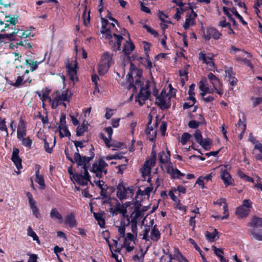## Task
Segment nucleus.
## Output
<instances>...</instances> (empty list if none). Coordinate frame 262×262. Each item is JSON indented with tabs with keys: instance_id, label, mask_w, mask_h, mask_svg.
Segmentation results:
<instances>
[{
	"instance_id": "f257e3e1",
	"label": "nucleus",
	"mask_w": 262,
	"mask_h": 262,
	"mask_svg": "<svg viewBox=\"0 0 262 262\" xmlns=\"http://www.w3.org/2000/svg\"><path fill=\"white\" fill-rule=\"evenodd\" d=\"M89 156H81L80 154L77 152L75 155V161L78 166H82L83 170V175L81 174L75 173L73 177L75 181L80 185L85 186L88 184V181H90L91 176H90L88 170L90 167V162L95 157V149L92 144L91 145V148L89 149Z\"/></svg>"
},
{
	"instance_id": "f03ea898",
	"label": "nucleus",
	"mask_w": 262,
	"mask_h": 262,
	"mask_svg": "<svg viewBox=\"0 0 262 262\" xmlns=\"http://www.w3.org/2000/svg\"><path fill=\"white\" fill-rule=\"evenodd\" d=\"M143 71L141 69H138L133 63H130L129 72L127 74V81L129 83L127 86L128 90L133 89L134 92L137 91V87L141 85V77Z\"/></svg>"
},
{
	"instance_id": "7ed1b4c3",
	"label": "nucleus",
	"mask_w": 262,
	"mask_h": 262,
	"mask_svg": "<svg viewBox=\"0 0 262 262\" xmlns=\"http://www.w3.org/2000/svg\"><path fill=\"white\" fill-rule=\"evenodd\" d=\"M113 54L108 52H104L101 56L98 64V72L100 75H104L113 64Z\"/></svg>"
},
{
	"instance_id": "20e7f679",
	"label": "nucleus",
	"mask_w": 262,
	"mask_h": 262,
	"mask_svg": "<svg viewBox=\"0 0 262 262\" xmlns=\"http://www.w3.org/2000/svg\"><path fill=\"white\" fill-rule=\"evenodd\" d=\"M107 166L108 164L102 158H101L93 163L92 166H90L89 169L91 172L95 173L97 178L100 179L103 177V173L104 174L107 173V169L105 168Z\"/></svg>"
},
{
	"instance_id": "39448f33",
	"label": "nucleus",
	"mask_w": 262,
	"mask_h": 262,
	"mask_svg": "<svg viewBox=\"0 0 262 262\" xmlns=\"http://www.w3.org/2000/svg\"><path fill=\"white\" fill-rule=\"evenodd\" d=\"M134 194L133 186L126 188L123 181L120 182L117 186V196L120 200L132 197Z\"/></svg>"
},
{
	"instance_id": "423d86ee",
	"label": "nucleus",
	"mask_w": 262,
	"mask_h": 262,
	"mask_svg": "<svg viewBox=\"0 0 262 262\" xmlns=\"http://www.w3.org/2000/svg\"><path fill=\"white\" fill-rule=\"evenodd\" d=\"M148 89V83L146 85L145 88L141 86L138 94L135 97L136 101L138 102L140 106H142L145 103V101L150 95V92Z\"/></svg>"
},
{
	"instance_id": "0eeeda50",
	"label": "nucleus",
	"mask_w": 262,
	"mask_h": 262,
	"mask_svg": "<svg viewBox=\"0 0 262 262\" xmlns=\"http://www.w3.org/2000/svg\"><path fill=\"white\" fill-rule=\"evenodd\" d=\"M222 33L216 29L212 27H207L206 31L204 32L203 38L205 41H209L211 38L218 40L222 36Z\"/></svg>"
},
{
	"instance_id": "6e6552de",
	"label": "nucleus",
	"mask_w": 262,
	"mask_h": 262,
	"mask_svg": "<svg viewBox=\"0 0 262 262\" xmlns=\"http://www.w3.org/2000/svg\"><path fill=\"white\" fill-rule=\"evenodd\" d=\"M110 212L113 215H117L118 212L122 214L123 218L121 220H126L127 218H129L128 215L126 214L127 208L124 206V205H121L120 203L117 201L116 204V207L115 208L111 207L110 208Z\"/></svg>"
},
{
	"instance_id": "1a4fd4ad",
	"label": "nucleus",
	"mask_w": 262,
	"mask_h": 262,
	"mask_svg": "<svg viewBox=\"0 0 262 262\" xmlns=\"http://www.w3.org/2000/svg\"><path fill=\"white\" fill-rule=\"evenodd\" d=\"M26 195L28 198L29 204L30 205V208L32 211L33 214L37 219L40 217V213L38 208H37L36 204V201L34 200L32 193L30 192H28L26 193Z\"/></svg>"
},
{
	"instance_id": "9d476101",
	"label": "nucleus",
	"mask_w": 262,
	"mask_h": 262,
	"mask_svg": "<svg viewBox=\"0 0 262 262\" xmlns=\"http://www.w3.org/2000/svg\"><path fill=\"white\" fill-rule=\"evenodd\" d=\"M190 9V13L187 15L185 22L183 27L185 30H187L190 26L195 25V19L197 17L196 13L193 10L192 7H189Z\"/></svg>"
},
{
	"instance_id": "9b49d317",
	"label": "nucleus",
	"mask_w": 262,
	"mask_h": 262,
	"mask_svg": "<svg viewBox=\"0 0 262 262\" xmlns=\"http://www.w3.org/2000/svg\"><path fill=\"white\" fill-rule=\"evenodd\" d=\"M226 77L228 78V81L230 85L232 87H234L237 85L238 80L235 77V73L233 71L232 67L228 68L225 70ZM231 88L230 90H232Z\"/></svg>"
},
{
	"instance_id": "f8f14e48",
	"label": "nucleus",
	"mask_w": 262,
	"mask_h": 262,
	"mask_svg": "<svg viewBox=\"0 0 262 262\" xmlns=\"http://www.w3.org/2000/svg\"><path fill=\"white\" fill-rule=\"evenodd\" d=\"M159 162L161 164H167L170 165L172 164L170 162V151L168 149H166V152L164 151H160L158 154Z\"/></svg>"
},
{
	"instance_id": "ddd939ff",
	"label": "nucleus",
	"mask_w": 262,
	"mask_h": 262,
	"mask_svg": "<svg viewBox=\"0 0 262 262\" xmlns=\"http://www.w3.org/2000/svg\"><path fill=\"white\" fill-rule=\"evenodd\" d=\"M19 152V150L18 148H14L13 150L11 159L18 170L23 168L21 165L22 160L18 155Z\"/></svg>"
},
{
	"instance_id": "4468645a",
	"label": "nucleus",
	"mask_w": 262,
	"mask_h": 262,
	"mask_svg": "<svg viewBox=\"0 0 262 262\" xmlns=\"http://www.w3.org/2000/svg\"><path fill=\"white\" fill-rule=\"evenodd\" d=\"M91 206V212L93 214L95 219L97 221L98 224L101 228H103L105 227V222L104 218V211L101 212H95L93 211V205L92 203L90 204Z\"/></svg>"
},
{
	"instance_id": "2eb2a0df",
	"label": "nucleus",
	"mask_w": 262,
	"mask_h": 262,
	"mask_svg": "<svg viewBox=\"0 0 262 262\" xmlns=\"http://www.w3.org/2000/svg\"><path fill=\"white\" fill-rule=\"evenodd\" d=\"M144 44V50L145 53V61L146 62V64L143 63V65L147 69L151 70V69L152 68V62L150 59L148 51L150 50V44L146 41L143 42Z\"/></svg>"
},
{
	"instance_id": "dca6fc26",
	"label": "nucleus",
	"mask_w": 262,
	"mask_h": 262,
	"mask_svg": "<svg viewBox=\"0 0 262 262\" xmlns=\"http://www.w3.org/2000/svg\"><path fill=\"white\" fill-rule=\"evenodd\" d=\"M166 169L167 173L170 175L172 179H179L180 177H183L185 175L184 173H182L177 168H174L172 164L170 165H167Z\"/></svg>"
},
{
	"instance_id": "f3484780",
	"label": "nucleus",
	"mask_w": 262,
	"mask_h": 262,
	"mask_svg": "<svg viewBox=\"0 0 262 262\" xmlns=\"http://www.w3.org/2000/svg\"><path fill=\"white\" fill-rule=\"evenodd\" d=\"M162 94L163 91L161 93L160 95L157 97L155 103L162 110H167L170 107L171 104L169 103H166L165 97Z\"/></svg>"
},
{
	"instance_id": "a211bd4d",
	"label": "nucleus",
	"mask_w": 262,
	"mask_h": 262,
	"mask_svg": "<svg viewBox=\"0 0 262 262\" xmlns=\"http://www.w3.org/2000/svg\"><path fill=\"white\" fill-rule=\"evenodd\" d=\"M221 178L226 186L233 185V180L227 169L222 170Z\"/></svg>"
},
{
	"instance_id": "6ab92c4d",
	"label": "nucleus",
	"mask_w": 262,
	"mask_h": 262,
	"mask_svg": "<svg viewBox=\"0 0 262 262\" xmlns=\"http://www.w3.org/2000/svg\"><path fill=\"white\" fill-rule=\"evenodd\" d=\"M66 67L68 69V73L70 80L73 81L75 79H76L77 80L78 78L77 77L76 70L77 67V63H76L74 64V66L72 67V64L69 62L66 64Z\"/></svg>"
},
{
	"instance_id": "aec40b11",
	"label": "nucleus",
	"mask_w": 262,
	"mask_h": 262,
	"mask_svg": "<svg viewBox=\"0 0 262 262\" xmlns=\"http://www.w3.org/2000/svg\"><path fill=\"white\" fill-rule=\"evenodd\" d=\"M152 157L148 160H146L144 164V170L146 172V174L149 173L152 166H154L156 162V155L154 151H152Z\"/></svg>"
},
{
	"instance_id": "412c9836",
	"label": "nucleus",
	"mask_w": 262,
	"mask_h": 262,
	"mask_svg": "<svg viewBox=\"0 0 262 262\" xmlns=\"http://www.w3.org/2000/svg\"><path fill=\"white\" fill-rule=\"evenodd\" d=\"M102 28L101 32L102 34H106V38L110 39L112 38V35L111 34V30L109 28H106L108 24V21L107 19L104 18H101Z\"/></svg>"
},
{
	"instance_id": "4be33fe9",
	"label": "nucleus",
	"mask_w": 262,
	"mask_h": 262,
	"mask_svg": "<svg viewBox=\"0 0 262 262\" xmlns=\"http://www.w3.org/2000/svg\"><path fill=\"white\" fill-rule=\"evenodd\" d=\"M252 154L254 155L255 158L259 161L262 162V144L257 143L254 147Z\"/></svg>"
},
{
	"instance_id": "5701e85b",
	"label": "nucleus",
	"mask_w": 262,
	"mask_h": 262,
	"mask_svg": "<svg viewBox=\"0 0 262 262\" xmlns=\"http://www.w3.org/2000/svg\"><path fill=\"white\" fill-rule=\"evenodd\" d=\"M75 214L71 212L68 214L64 219V224L68 225L70 228H73L76 226L77 222L75 219Z\"/></svg>"
},
{
	"instance_id": "b1692460",
	"label": "nucleus",
	"mask_w": 262,
	"mask_h": 262,
	"mask_svg": "<svg viewBox=\"0 0 262 262\" xmlns=\"http://www.w3.org/2000/svg\"><path fill=\"white\" fill-rule=\"evenodd\" d=\"M249 209L244 207L242 205L237 207L235 210L236 215L241 219L247 217L249 214Z\"/></svg>"
},
{
	"instance_id": "393cba45",
	"label": "nucleus",
	"mask_w": 262,
	"mask_h": 262,
	"mask_svg": "<svg viewBox=\"0 0 262 262\" xmlns=\"http://www.w3.org/2000/svg\"><path fill=\"white\" fill-rule=\"evenodd\" d=\"M135 45L130 40V38H129V40L126 41V43L123 46L122 52L125 56H127L130 54L132 52L135 50Z\"/></svg>"
},
{
	"instance_id": "a878e982",
	"label": "nucleus",
	"mask_w": 262,
	"mask_h": 262,
	"mask_svg": "<svg viewBox=\"0 0 262 262\" xmlns=\"http://www.w3.org/2000/svg\"><path fill=\"white\" fill-rule=\"evenodd\" d=\"M248 233L252 239L258 241H262V229L255 230L254 229L248 230Z\"/></svg>"
},
{
	"instance_id": "bb28decb",
	"label": "nucleus",
	"mask_w": 262,
	"mask_h": 262,
	"mask_svg": "<svg viewBox=\"0 0 262 262\" xmlns=\"http://www.w3.org/2000/svg\"><path fill=\"white\" fill-rule=\"evenodd\" d=\"M121 226L118 228V232L120 236L124 237L125 233V227L130 224L129 218L126 220H121L120 222Z\"/></svg>"
},
{
	"instance_id": "cd10ccee",
	"label": "nucleus",
	"mask_w": 262,
	"mask_h": 262,
	"mask_svg": "<svg viewBox=\"0 0 262 262\" xmlns=\"http://www.w3.org/2000/svg\"><path fill=\"white\" fill-rule=\"evenodd\" d=\"M248 226L253 228L262 227V217L254 216L248 223Z\"/></svg>"
},
{
	"instance_id": "c85d7f7f",
	"label": "nucleus",
	"mask_w": 262,
	"mask_h": 262,
	"mask_svg": "<svg viewBox=\"0 0 262 262\" xmlns=\"http://www.w3.org/2000/svg\"><path fill=\"white\" fill-rule=\"evenodd\" d=\"M50 216L53 220H57L59 223H62L63 222V217L61 214L58 212L57 208H53L50 213Z\"/></svg>"
},
{
	"instance_id": "c756f323",
	"label": "nucleus",
	"mask_w": 262,
	"mask_h": 262,
	"mask_svg": "<svg viewBox=\"0 0 262 262\" xmlns=\"http://www.w3.org/2000/svg\"><path fill=\"white\" fill-rule=\"evenodd\" d=\"M199 59L202 60L203 63H206L210 67H213L214 66V63L213 61V57L207 56L202 52H201L199 54Z\"/></svg>"
},
{
	"instance_id": "7c9ffc66",
	"label": "nucleus",
	"mask_w": 262,
	"mask_h": 262,
	"mask_svg": "<svg viewBox=\"0 0 262 262\" xmlns=\"http://www.w3.org/2000/svg\"><path fill=\"white\" fill-rule=\"evenodd\" d=\"M207 77L213 87L222 86V84L220 80L212 73H209L207 75Z\"/></svg>"
},
{
	"instance_id": "2f4dec72",
	"label": "nucleus",
	"mask_w": 262,
	"mask_h": 262,
	"mask_svg": "<svg viewBox=\"0 0 262 262\" xmlns=\"http://www.w3.org/2000/svg\"><path fill=\"white\" fill-rule=\"evenodd\" d=\"M161 238V233L157 228V225H155L151 229L150 232V238L152 241L157 242Z\"/></svg>"
},
{
	"instance_id": "473e14b6",
	"label": "nucleus",
	"mask_w": 262,
	"mask_h": 262,
	"mask_svg": "<svg viewBox=\"0 0 262 262\" xmlns=\"http://www.w3.org/2000/svg\"><path fill=\"white\" fill-rule=\"evenodd\" d=\"M126 57L127 58L130 63L131 62L133 63V61L137 60L138 61H139V63L140 64H146V62L145 61V58L139 56L137 53L132 54L131 56H129V55H128Z\"/></svg>"
},
{
	"instance_id": "72a5a7b5",
	"label": "nucleus",
	"mask_w": 262,
	"mask_h": 262,
	"mask_svg": "<svg viewBox=\"0 0 262 262\" xmlns=\"http://www.w3.org/2000/svg\"><path fill=\"white\" fill-rule=\"evenodd\" d=\"M113 36L116 40L113 47L114 50L119 51L120 50L121 42L123 39V37L121 35H118L115 33L113 34Z\"/></svg>"
},
{
	"instance_id": "f704fd0d",
	"label": "nucleus",
	"mask_w": 262,
	"mask_h": 262,
	"mask_svg": "<svg viewBox=\"0 0 262 262\" xmlns=\"http://www.w3.org/2000/svg\"><path fill=\"white\" fill-rule=\"evenodd\" d=\"M143 215V214L140 209H134L129 216V219L131 218V220H134L135 221H137V220L139 218L142 217Z\"/></svg>"
},
{
	"instance_id": "c9c22d12",
	"label": "nucleus",
	"mask_w": 262,
	"mask_h": 262,
	"mask_svg": "<svg viewBox=\"0 0 262 262\" xmlns=\"http://www.w3.org/2000/svg\"><path fill=\"white\" fill-rule=\"evenodd\" d=\"M218 234L219 232L216 229H214L213 232H212L206 231L205 236L208 241L212 242L214 241L215 238Z\"/></svg>"
},
{
	"instance_id": "e433bc0d",
	"label": "nucleus",
	"mask_w": 262,
	"mask_h": 262,
	"mask_svg": "<svg viewBox=\"0 0 262 262\" xmlns=\"http://www.w3.org/2000/svg\"><path fill=\"white\" fill-rule=\"evenodd\" d=\"M235 60L237 62H243L245 65H246L247 67H249L251 69H253L254 67L251 63L250 60L247 59L242 58L240 56H237L235 57Z\"/></svg>"
},
{
	"instance_id": "4c0bfd02",
	"label": "nucleus",
	"mask_w": 262,
	"mask_h": 262,
	"mask_svg": "<svg viewBox=\"0 0 262 262\" xmlns=\"http://www.w3.org/2000/svg\"><path fill=\"white\" fill-rule=\"evenodd\" d=\"M59 134L60 138H62L64 137H70L71 135L67 126H63L61 128V129H59Z\"/></svg>"
},
{
	"instance_id": "58836bf2",
	"label": "nucleus",
	"mask_w": 262,
	"mask_h": 262,
	"mask_svg": "<svg viewBox=\"0 0 262 262\" xmlns=\"http://www.w3.org/2000/svg\"><path fill=\"white\" fill-rule=\"evenodd\" d=\"M0 131L4 132L6 134V136L8 135V129L6 125V121L5 118H2L0 117Z\"/></svg>"
},
{
	"instance_id": "ea45409f",
	"label": "nucleus",
	"mask_w": 262,
	"mask_h": 262,
	"mask_svg": "<svg viewBox=\"0 0 262 262\" xmlns=\"http://www.w3.org/2000/svg\"><path fill=\"white\" fill-rule=\"evenodd\" d=\"M18 46H21L25 47L26 49H31L32 48L31 44L29 42V40L25 38V39L23 41H19L16 42V47H18Z\"/></svg>"
},
{
	"instance_id": "a19ab883",
	"label": "nucleus",
	"mask_w": 262,
	"mask_h": 262,
	"mask_svg": "<svg viewBox=\"0 0 262 262\" xmlns=\"http://www.w3.org/2000/svg\"><path fill=\"white\" fill-rule=\"evenodd\" d=\"M7 40L9 41L15 40V39L13 38V34H0V42H4Z\"/></svg>"
},
{
	"instance_id": "79ce46f5",
	"label": "nucleus",
	"mask_w": 262,
	"mask_h": 262,
	"mask_svg": "<svg viewBox=\"0 0 262 262\" xmlns=\"http://www.w3.org/2000/svg\"><path fill=\"white\" fill-rule=\"evenodd\" d=\"M223 214H224L223 216L217 215H212V217L216 219L221 220H223L228 219L229 217V212H228V209H227L226 205L224 207Z\"/></svg>"
},
{
	"instance_id": "37998d69",
	"label": "nucleus",
	"mask_w": 262,
	"mask_h": 262,
	"mask_svg": "<svg viewBox=\"0 0 262 262\" xmlns=\"http://www.w3.org/2000/svg\"><path fill=\"white\" fill-rule=\"evenodd\" d=\"M27 234L28 236L32 237L33 241H36L37 243H39L38 236L30 226H29L27 229Z\"/></svg>"
},
{
	"instance_id": "c03bdc74",
	"label": "nucleus",
	"mask_w": 262,
	"mask_h": 262,
	"mask_svg": "<svg viewBox=\"0 0 262 262\" xmlns=\"http://www.w3.org/2000/svg\"><path fill=\"white\" fill-rule=\"evenodd\" d=\"M87 129L88 127L84 124L78 126L76 128V136L78 137L82 136Z\"/></svg>"
},
{
	"instance_id": "a18cd8bd",
	"label": "nucleus",
	"mask_w": 262,
	"mask_h": 262,
	"mask_svg": "<svg viewBox=\"0 0 262 262\" xmlns=\"http://www.w3.org/2000/svg\"><path fill=\"white\" fill-rule=\"evenodd\" d=\"M232 13L237 18L242 24L245 26H247L248 23L244 20L243 17L238 13L235 7H233L231 9Z\"/></svg>"
},
{
	"instance_id": "49530a36",
	"label": "nucleus",
	"mask_w": 262,
	"mask_h": 262,
	"mask_svg": "<svg viewBox=\"0 0 262 262\" xmlns=\"http://www.w3.org/2000/svg\"><path fill=\"white\" fill-rule=\"evenodd\" d=\"M74 143L75 146L76 148V151L74 153V157L77 152L79 154V151L78 149V147L82 148H83L85 145L83 144L84 142H87V141L82 140V141H72Z\"/></svg>"
},
{
	"instance_id": "de8ad7c7",
	"label": "nucleus",
	"mask_w": 262,
	"mask_h": 262,
	"mask_svg": "<svg viewBox=\"0 0 262 262\" xmlns=\"http://www.w3.org/2000/svg\"><path fill=\"white\" fill-rule=\"evenodd\" d=\"M205 150H207V147L212 144V141L209 138L203 139L201 144H199Z\"/></svg>"
},
{
	"instance_id": "09e8293b",
	"label": "nucleus",
	"mask_w": 262,
	"mask_h": 262,
	"mask_svg": "<svg viewBox=\"0 0 262 262\" xmlns=\"http://www.w3.org/2000/svg\"><path fill=\"white\" fill-rule=\"evenodd\" d=\"M193 137L194 138L195 141L198 143L201 144V143L202 142V141L203 140V137H202V133L200 129H197L195 131V133L193 134Z\"/></svg>"
},
{
	"instance_id": "8fccbe9b",
	"label": "nucleus",
	"mask_w": 262,
	"mask_h": 262,
	"mask_svg": "<svg viewBox=\"0 0 262 262\" xmlns=\"http://www.w3.org/2000/svg\"><path fill=\"white\" fill-rule=\"evenodd\" d=\"M199 89L202 92L201 93V95L203 97H204L207 93V91L209 90V88L206 86L204 82L202 80L200 81Z\"/></svg>"
},
{
	"instance_id": "3c124183",
	"label": "nucleus",
	"mask_w": 262,
	"mask_h": 262,
	"mask_svg": "<svg viewBox=\"0 0 262 262\" xmlns=\"http://www.w3.org/2000/svg\"><path fill=\"white\" fill-rule=\"evenodd\" d=\"M204 124V122H198L195 120H190L188 124V127L192 129H196L200 125Z\"/></svg>"
},
{
	"instance_id": "603ef678",
	"label": "nucleus",
	"mask_w": 262,
	"mask_h": 262,
	"mask_svg": "<svg viewBox=\"0 0 262 262\" xmlns=\"http://www.w3.org/2000/svg\"><path fill=\"white\" fill-rule=\"evenodd\" d=\"M68 91H69L68 90H66L65 91H62V93H61V94H60L57 96V98L61 102L62 101H69V99L68 98Z\"/></svg>"
},
{
	"instance_id": "864d4df0",
	"label": "nucleus",
	"mask_w": 262,
	"mask_h": 262,
	"mask_svg": "<svg viewBox=\"0 0 262 262\" xmlns=\"http://www.w3.org/2000/svg\"><path fill=\"white\" fill-rule=\"evenodd\" d=\"M35 182L40 186L42 189H45L46 185L44 178L42 175L35 177Z\"/></svg>"
},
{
	"instance_id": "5fc2aeb1",
	"label": "nucleus",
	"mask_w": 262,
	"mask_h": 262,
	"mask_svg": "<svg viewBox=\"0 0 262 262\" xmlns=\"http://www.w3.org/2000/svg\"><path fill=\"white\" fill-rule=\"evenodd\" d=\"M191 137V135L188 133H184L182 134L181 138V142L182 145H184L190 139Z\"/></svg>"
},
{
	"instance_id": "6e6d98bb",
	"label": "nucleus",
	"mask_w": 262,
	"mask_h": 262,
	"mask_svg": "<svg viewBox=\"0 0 262 262\" xmlns=\"http://www.w3.org/2000/svg\"><path fill=\"white\" fill-rule=\"evenodd\" d=\"M172 3L176 4L177 6L180 7V9L182 12L187 11V9L185 8V3H183L182 0H172Z\"/></svg>"
},
{
	"instance_id": "4d7b16f0",
	"label": "nucleus",
	"mask_w": 262,
	"mask_h": 262,
	"mask_svg": "<svg viewBox=\"0 0 262 262\" xmlns=\"http://www.w3.org/2000/svg\"><path fill=\"white\" fill-rule=\"evenodd\" d=\"M20 141L22 142V144L27 147L30 148L32 144V141L30 138L29 137L27 138H24L23 139H21Z\"/></svg>"
},
{
	"instance_id": "13d9d810",
	"label": "nucleus",
	"mask_w": 262,
	"mask_h": 262,
	"mask_svg": "<svg viewBox=\"0 0 262 262\" xmlns=\"http://www.w3.org/2000/svg\"><path fill=\"white\" fill-rule=\"evenodd\" d=\"M18 17V16H17L16 18H15L14 15H6L5 18H9V19H6V23H9L10 24H12L13 25H15L17 23V19Z\"/></svg>"
},
{
	"instance_id": "bf43d9fd",
	"label": "nucleus",
	"mask_w": 262,
	"mask_h": 262,
	"mask_svg": "<svg viewBox=\"0 0 262 262\" xmlns=\"http://www.w3.org/2000/svg\"><path fill=\"white\" fill-rule=\"evenodd\" d=\"M136 201L132 203V209L134 208V209H140V207L142 205L141 201L142 200V198L135 199Z\"/></svg>"
},
{
	"instance_id": "052dcab7",
	"label": "nucleus",
	"mask_w": 262,
	"mask_h": 262,
	"mask_svg": "<svg viewBox=\"0 0 262 262\" xmlns=\"http://www.w3.org/2000/svg\"><path fill=\"white\" fill-rule=\"evenodd\" d=\"M189 67V64H186L183 69L179 70V75L180 76H186L187 78V79H188V69Z\"/></svg>"
},
{
	"instance_id": "680f3d73",
	"label": "nucleus",
	"mask_w": 262,
	"mask_h": 262,
	"mask_svg": "<svg viewBox=\"0 0 262 262\" xmlns=\"http://www.w3.org/2000/svg\"><path fill=\"white\" fill-rule=\"evenodd\" d=\"M137 223L138 221H135L134 220H130L132 231L134 234H136V236H137L138 232Z\"/></svg>"
},
{
	"instance_id": "e2e57ef3",
	"label": "nucleus",
	"mask_w": 262,
	"mask_h": 262,
	"mask_svg": "<svg viewBox=\"0 0 262 262\" xmlns=\"http://www.w3.org/2000/svg\"><path fill=\"white\" fill-rule=\"evenodd\" d=\"M251 101L252 102L253 107H255L262 102V97H252Z\"/></svg>"
},
{
	"instance_id": "0e129e2a",
	"label": "nucleus",
	"mask_w": 262,
	"mask_h": 262,
	"mask_svg": "<svg viewBox=\"0 0 262 262\" xmlns=\"http://www.w3.org/2000/svg\"><path fill=\"white\" fill-rule=\"evenodd\" d=\"M109 188V187H108L106 185H104V187L103 188H101V191H100V195L102 196L101 199L102 200H104V198H106L107 196H110V194H107V189Z\"/></svg>"
},
{
	"instance_id": "69168bd1",
	"label": "nucleus",
	"mask_w": 262,
	"mask_h": 262,
	"mask_svg": "<svg viewBox=\"0 0 262 262\" xmlns=\"http://www.w3.org/2000/svg\"><path fill=\"white\" fill-rule=\"evenodd\" d=\"M67 126L66 125V115L63 113L61 114L60 117V124L58 126V129H61V128L63 126Z\"/></svg>"
},
{
	"instance_id": "338daca9",
	"label": "nucleus",
	"mask_w": 262,
	"mask_h": 262,
	"mask_svg": "<svg viewBox=\"0 0 262 262\" xmlns=\"http://www.w3.org/2000/svg\"><path fill=\"white\" fill-rule=\"evenodd\" d=\"M50 102L53 109H55L58 105L61 104V102L57 97L53 99H51V101H50Z\"/></svg>"
},
{
	"instance_id": "774afa93",
	"label": "nucleus",
	"mask_w": 262,
	"mask_h": 262,
	"mask_svg": "<svg viewBox=\"0 0 262 262\" xmlns=\"http://www.w3.org/2000/svg\"><path fill=\"white\" fill-rule=\"evenodd\" d=\"M50 94V91L49 90H46L45 92H44L41 95V97L40 98L41 100L43 103L45 101H46L47 99L49 100V101H51V98L49 96Z\"/></svg>"
}]
</instances>
